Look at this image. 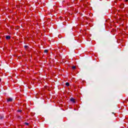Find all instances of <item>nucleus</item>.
I'll return each mask as SVG.
<instances>
[{
  "instance_id": "nucleus-1",
  "label": "nucleus",
  "mask_w": 128,
  "mask_h": 128,
  "mask_svg": "<svg viewBox=\"0 0 128 128\" xmlns=\"http://www.w3.org/2000/svg\"><path fill=\"white\" fill-rule=\"evenodd\" d=\"M70 100L71 102H73L74 104V102H76V100H74V98H71Z\"/></svg>"
},
{
  "instance_id": "nucleus-2",
  "label": "nucleus",
  "mask_w": 128,
  "mask_h": 128,
  "mask_svg": "<svg viewBox=\"0 0 128 128\" xmlns=\"http://www.w3.org/2000/svg\"><path fill=\"white\" fill-rule=\"evenodd\" d=\"M7 102H12V98H8L7 99Z\"/></svg>"
},
{
  "instance_id": "nucleus-3",
  "label": "nucleus",
  "mask_w": 128,
  "mask_h": 128,
  "mask_svg": "<svg viewBox=\"0 0 128 128\" xmlns=\"http://www.w3.org/2000/svg\"><path fill=\"white\" fill-rule=\"evenodd\" d=\"M6 40H10V36H6Z\"/></svg>"
},
{
  "instance_id": "nucleus-4",
  "label": "nucleus",
  "mask_w": 128,
  "mask_h": 128,
  "mask_svg": "<svg viewBox=\"0 0 128 128\" xmlns=\"http://www.w3.org/2000/svg\"><path fill=\"white\" fill-rule=\"evenodd\" d=\"M72 70H76V66H72Z\"/></svg>"
},
{
  "instance_id": "nucleus-5",
  "label": "nucleus",
  "mask_w": 128,
  "mask_h": 128,
  "mask_svg": "<svg viewBox=\"0 0 128 128\" xmlns=\"http://www.w3.org/2000/svg\"><path fill=\"white\" fill-rule=\"evenodd\" d=\"M66 86H70V83L69 82H66Z\"/></svg>"
},
{
  "instance_id": "nucleus-6",
  "label": "nucleus",
  "mask_w": 128,
  "mask_h": 128,
  "mask_svg": "<svg viewBox=\"0 0 128 128\" xmlns=\"http://www.w3.org/2000/svg\"><path fill=\"white\" fill-rule=\"evenodd\" d=\"M36 98H40V95L38 94H36Z\"/></svg>"
},
{
  "instance_id": "nucleus-7",
  "label": "nucleus",
  "mask_w": 128,
  "mask_h": 128,
  "mask_svg": "<svg viewBox=\"0 0 128 128\" xmlns=\"http://www.w3.org/2000/svg\"><path fill=\"white\" fill-rule=\"evenodd\" d=\"M48 50H44V52H45L46 54H48Z\"/></svg>"
},
{
  "instance_id": "nucleus-8",
  "label": "nucleus",
  "mask_w": 128,
  "mask_h": 128,
  "mask_svg": "<svg viewBox=\"0 0 128 128\" xmlns=\"http://www.w3.org/2000/svg\"><path fill=\"white\" fill-rule=\"evenodd\" d=\"M24 48L26 49V48H28V46H24Z\"/></svg>"
},
{
  "instance_id": "nucleus-9",
  "label": "nucleus",
  "mask_w": 128,
  "mask_h": 128,
  "mask_svg": "<svg viewBox=\"0 0 128 128\" xmlns=\"http://www.w3.org/2000/svg\"><path fill=\"white\" fill-rule=\"evenodd\" d=\"M24 124H26V126H28L29 124L28 122H25Z\"/></svg>"
},
{
  "instance_id": "nucleus-10",
  "label": "nucleus",
  "mask_w": 128,
  "mask_h": 128,
  "mask_svg": "<svg viewBox=\"0 0 128 128\" xmlns=\"http://www.w3.org/2000/svg\"><path fill=\"white\" fill-rule=\"evenodd\" d=\"M124 0V2H128V0Z\"/></svg>"
},
{
  "instance_id": "nucleus-11",
  "label": "nucleus",
  "mask_w": 128,
  "mask_h": 128,
  "mask_svg": "<svg viewBox=\"0 0 128 128\" xmlns=\"http://www.w3.org/2000/svg\"><path fill=\"white\" fill-rule=\"evenodd\" d=\"M2 82V79L0 78V82Z\"/></svg>"
},
{
  "instance_id": "nucleus-12",
  "label": "nucleus",
  "mask_w": 128,
  "mask_h": 128,
  "mask_svg": "<svg viewBox=\"0 0 128 128\" xmlns=\"http://www.w3.org/2000/svg\"><path fill=\"white\" fill-rule=\"evenodd\" d=\"M19 112H21L20 110Z\"/></svg>"
}]
</instances>
